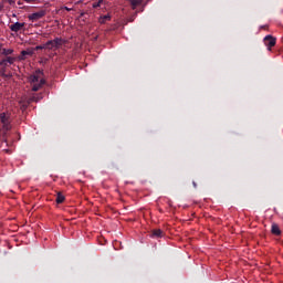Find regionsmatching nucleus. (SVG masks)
Listing matches in <instances>:
<instances>
[{
    "mask_svg": "<svg viewBox=\"0 0 283 283\" xmlns=\"http://www.w3.org/2000/svg\"><path fill=\"white\" fill-rule=\"evenodd\" d=\"M28 3H30V0H27Z\"/></svg>",
    "mask_w": 283,
    "mask_h": 283,
    "instance_id": "23",
    "label": "nucleus"
},
{
    "mask_svg": "<svg viewBox=\"0 0 283 283\" xmlns=\"http://www.w3.org/2000/svg\"><path fill=\"white\" fill-rule=\"evenodd\" d=\"M271 232L273 233V235H281L282 234V231L280 230V227L275 223L272 224Z\"/></svg>",
    "mask_w": 283,
    "mask_h": 283,
    "instance_id": "10",
    "label": "nucleus"
},
{
    "mask_svg": "<svg viewBox=\"0 0 283 283\" xmlns=\"http://www.w3.org/2000/svg\"><path fill=\"white\" fill-rule=\"evenodd\" d=\"M0 120L2 123V127L4 132H10L12 126L10 125V114L9 113H0Z\"/></svg>",
    "mask_w": 283,
    "mask_h": 283,
    "instance_id": "3",
    "label": "nucleus"
},
{
    "mask_svg": "<svg viewBox=\"0 0 283 283\" xmlns=\"http://www.w3.org/2000/svg\"><path fill=\"white\" fill-rule=\"evenodd\" d=\"M63 202H65V196H63V193H61V192H57L56 203L57 205H63Z\"/></svg>",
    "mask_w": 283,
    "mask_h": 283,
    "instance_id": "13",
    "label": "nucleus"
},
{
    "mask_svg": "<svg viewBox=\"0 0 283 283\" xmlns=\"http://www.w3.org/2000/svg\"><path fill=\"white\" fill-rule=\"evenodd\" d=\"M64 10H66V12H71L72 9L67 8V7H64Z\"/></svg>",
    "mask_w": 283,
    "mask_h": 283,
    "instance_id": "19",
    "label": "nucleus"
},
{
    "mask_svg": "<svg viewBox=\"0 0 283 283\" xmlns=\"http://www.w3.org/2000/svg\"><path fill=\"white\" fill-rule=\"evenodd\" d=\"M39 101H41V97L33 95L32 97H30L25 104H22V109H28V105H30V103H39Z\"/></svg>",
    "mask_w": 283,
    "mask_h": 283,
    "instance_id": "9",
    "label": "nucleus"
},
{
    "mask_svg": "<svg viewBox=\"0 0 283 283\" xmlns=\"http://www.w3.org/2000/svg\"><path fill=\"white\" fill-rule=\"evenodd\" d=\"M18 6H23V2L22 1H18Z\"/></svg>",
    "mask_w": 283,
    "mask_h": 283,
    "instance_id": "21",
    "label": "nucleus"
},
{
    "mask_svg": "<svg viewBox=\"0 0 283 283\" xmlns=\"http://www.w3.org/2000/svg\"><path fill=\"white\" fill-rule=\"evenodd\" d=\"M165 235V232L160 229L153 230L151 238H163Z\"/></svg>",
    "mask_w": 283,
    "mask_h": 283,
    "instance_id": "11",
    "label": "nucleus"
},
{
    "mask_svg": "<svg viewBox=\"0 0 283 283\" xmlns=\"http://www.w3.org/2000/svg\"><path fill=\"white\" fill-rule=\"evenodd\" d=\"M13 53H14V50L12 49H2V52H1L3 56H10V54H13Z\"/></svg>",
    "mask_w": 283,
    "mask_h": 283,
    "instance_id": "14",
    "label": "nucleus"
},
{
    "mask_svg": "<svg viewBox=\"0 0 283 283\" xmlns=\"http://www.w3.org/2000/svg\"><path fill=\"white\" fill-rule=\"evenodd\" d=\"M25 28V22H15L9 27L11 32H21Z\"/></svg>",
    "mask_w": 283,
    "mask_h": 283,
    "instance_id": "7",
    "label": "nucleus"
},
{
    "mask_svg": "<svg viewBox=\"0 0 283 283\" xmlns=\"http://www.w3.org/2000/svg\"><path fill=\"white\" fill-rule=\"evenodd\" d=\"M64 41L61 38H55L54 40H49L45 43L46 50H59L63 45Z\"/></svg>",
    "mask_w": 283,
    "mask_h": 283,
    "instance_id": "2",
    "label": "nucleus"
},
{
    "mask_svg": "<svg viewBox=\"0 0 283 283\" xmlns=\"http://www.w3.org/2000/svg\"><path fill=\"white\" fill-rule=\"evenodd\" d=\"M17 61V57L7 56L6 59L0 60V65L2 67H8L9 65H14V62Z\"/></svg>",
    "mask_w": 283,
    "mask_h": 283,
    "instance_id": "6",
    "label": "nucleus"
},
{
    "mask_svg": "<svg viewBox=\"0 0 283 283\" xmlns=\"http://www.w3.org/2000/svg\"><path fill=\"white\" fill-rule=\"evenodd\" d=\"M39 74H43V72L36 71V74L29 76L30 83L33 84L32 92H39L45 85V80L41 78Z\"/></svg>",
    "mask_w": 283,
    "mask_h": 283,
    "instance_id": "1",
    "label": "nucleus"
},
{
    "mask_svg": "<svg viewBox=\"0 0 283 283\" xmlns=\"http://www.w3.org/2000/svg\"><path fill=\"white\" fill-rule=\"evenodd\" d=\"M261 29H262V30H266V25H264V27H261Z\"/></svg>",
    "mask_w": 283,
    "mask_h": 283,
    "instance_id": "22",
    "label": "nucleus"
},
{
    "mask_svg": "<svg viewBox=\"0 0 283 283\" xmlns=\"http://www.w3.org/2000/svg\"><path fill=\"white\" fill-rule=\"evenodd\" d=\"M101 3H103V0H98L97 2H94L93 8H101Z\"/></svg>",
    "mask_w": 283,
    "mask_h": 283,
    "instance_id": "16",
    "label": "nucleus"
},
{
    "mask_svg": "<svg viewBox=\"0 0 283 283\" xmlns=\"http://www.w3.org/2000/svg\"><path fill=\"white\" fill-rule=\"evenodd\" d=\"M33 55H34V49H28L25 51H21L19 61H25V56H33Z\"/></svg>",
    "mask_w": 283,
    "mask_h": 283,
    "instance_id": "8",
    "label": "nucleus"
},
{
    "mask_svg": "<svg viewBox=\"0 0 283 283\" xmlns=\"http://www.w3.org/2000/svg\"><path fill=\"white\" fill-rule=\"evenodd\" d=\"M129 1L133 10H136V8H138V6L143 3V0H129Z\"/></svg>",
    "mask_w": 283,
    "mask_h": 283,
    "instance_id": "12",
    "label": "nucleus"
},
{
    "mask_svg": "<svg viewBox=\"0 0 283 283\" xmlns=\"http://www.w3.org/2000/svg\"><path fill=\"white\" fill-rule=\"evenodd\" d=\"M39 50H48V46H45V43L42 44V45H38V46H35V48L33 49V52H36V51H39Z\"/></svg>",
    "mask_w": 283,
    "mask_h": 283,
    "instance_id": "15",
    "label": "nucleus"
},
{
    "mask_svg": "<svg viewBox=\"0 0 283 283\" xmlns=\"http://www.w3.org/2000/svg\"><path fill=\"white\" fill-rule=\"evenodd\" d=\"M192 185H193L195 189H196V187H198V184H196V181H193Z\"/></svg>",
    "mask_w": 283,
    "mask_h": 283,
    "instance_id": "20",
    "label": "nucleus"
},
{
    "mask_svg": "<svg viewBox=\"0 0 283 283\" xmlns=\"http://www.w3.org/2000/svg\"><path fill=\"white\" fill-rule=\"evenodd\" d=\"M0 74L1 76L3 77H7L8 75H6V66H3L1 70H0Z\"/></svg>",
    "mask_w": 283,
    "mask_h": 283,
    "instance_id": "17",
    "label": "nucleus"
},
{
    "mask_svg": "<svg viewBox=\"0 0 283 283\" xmlns=\"http://www.w3.org/2000/svg\"><path fill=\"white\" fill-rule=\"evenodd\" d=\"M264 45H266L268 50H271V48H275L276 39L272 35H266L263 39Z\"/></svg>",
    "mask_w": 283,
    "mask_h": 283,
    "instance_id": "5",
    "label": "nucleus"
},
{
    "mask_svg": "<svg viewBox=\"0 0 283 283\" xmlns=\"http://www.w3.org/2000/svg\"><path fill=\"white\" fill-rule=\"evenodd\" d=\"M7 1H8L9 6H13V7H14L15 3H17L14 0H7Z\"/></svg>",
    "mask_w": 283,
    "mask_h": 283,
    "instance_id": "18",
    "label": "nucleus"
},
{
    "mask_svg": "<svg viewBox=\"0 0 283 283\" xmlns=\"http://www.w3.org/2000/svg\"><path fill=\"white\" fill-rule=\"evenodd\" d=\"M45 14H46L45 10H40L38 12L29 14L28 19L29 21H39V19H43Z\"/></svg>",
    "mask_w": 283,
    "mask_h": 283,
    "instance_id": "4",
    "label": "nucleus"
}]
</instances>
